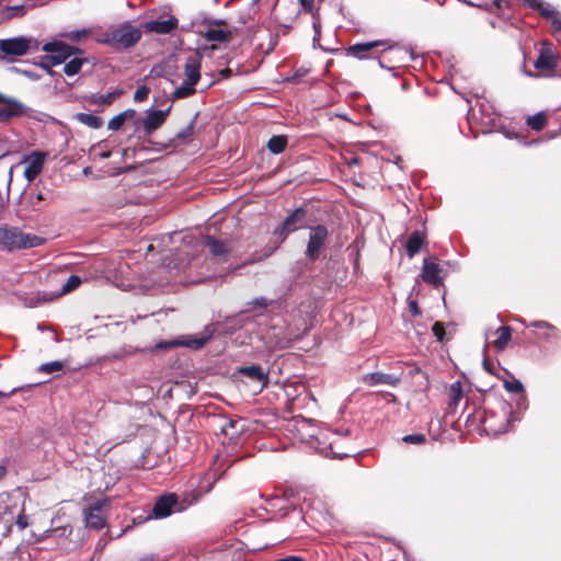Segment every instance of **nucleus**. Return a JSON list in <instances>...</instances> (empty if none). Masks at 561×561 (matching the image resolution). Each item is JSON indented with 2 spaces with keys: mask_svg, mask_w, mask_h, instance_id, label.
Wrapping results in <instances>:
<instances>
[{
  "mask_svg": "<svg viewBox=\"0 0 561 561\" xmlns=\"http://www.w3.org/2000/svg\"><path fill=\"white\" fill-rule=\"evenodd\" d=\"M43 243L41 237L23 233L20 229L14 227L0 228V247L9 251L35 248Z\"/></svg>",
  "mask_w": 561,
  "mask_h": 561,
  "instance_id": "nucleus-1",
  "label": "nucleus"
},
{
  "mask_svg": "<svg viewBox=\"0 0 561 561\" xmlns=\"http://www.w3.org/2000/svg\"><path fill=\"white\" fill-rule=\"evenodd\" d=\"M141 37L139 28L129 23H123L117 27L106 32L99 42L107 44L114 48H129L134 46Z\"/></svg>",
  "mask_w": 561,
  "mask_h": 561,
  "instance_id": "nucleus-2",
  "label": "nucleus"
},
{
  "mask_svg": "<svg viewBox=\"0 0 561 561\" xmlns=\"http://www.w3.org/2000/svg\"><path fill=\"white\" fill-rule=\"evenodd\" d=\"M37 48V41L27 36H18L12 38L0 39V53L3 57L13 60Z\"/></svg>",
  "mask_w": 561,
  "mask_h": 561,
  "instance_id": "nucleus-3",
  "label": "nucleus"
},
{
  "mask_svg": "<svg viewBox=\"0 0 561 561\" xmlns=\"http://www.w3.org/2000/svg\"><path fill=\"white\" fill-rule=\"evenodd\" d=\"M449 264L440 263L436 257L430 256L423 259V282L432 284L434 287L443 285L444 278L448 274Z\"/></svg>",
  "mask_w": 561,
  "mask_h": 561,
  "instance_id": "nucleus-4",
  "label": "nucleus"
},
{
  "mask_svg": "<svg viewBox=\"0 0 561 561\" xmlns=\"http://www.w3.org/2000/svg\"><path fill=\"white\" fill-rule=\"evenodd\" d=\"M350 434L348 430L343 431H334L330 433H323L322 439L323 442L319 440V444H323L324 446L320 447V453L324 456H332L337 458H343L350 455V453L340 450V442L343 436H347Z\"/></svg>",
  "mask_w": 561,
  "mask_h": 561,
  "instance_id": "nucleus-5",
  "label": "nucleus"
},
{
  "mask_svg": "<svg viewBox=\"0 0 561 561\" xmlns=\"http://www.w3.org/2000/svg\"><path fill=\"white\" fill-rule=\"evenodd\" d=\"M329 232L325 226L317 225L310 228L309 240L306 249V256L314 261L319 257L320 251L325 244Z\"/></svg>",
  "mask_w": 561,
  "mask_h": 561,
  "instance_id": "nucleus-6",
  "label": "nucleus"
},
{
  "mask_svg": "<svg viewBox=\"0 0 561 561\" xmlns=\"http://www.w3.org/2000/svg\"><path fill=\"white\" fill-rule=\"evenodd\" d=\"M43 50L48 54L47 60L51 65H60L71 57L77 49L62 42L56 41L44 44Z\"/></svg>",
  "mask_w": 561,
  "mask_h": 561,
  "instance_id": "nucleus-7",
  "label": "nucleus"
},
{
  "mask_svg": "<svg viewBox=\"0 0 561 561\" xmlns=\"http://www.w3.org/2000/svg\"><path fill=\"white\" fill-rule=\"evenodd\" d=\"M306 217V211L302 208L295 209L275 230V234L278 238V243H282L285 241L287 236L290 232H294L300 228H302V221Z\"/></svg>",
  "mask_w": 561,
  "mask_h": 561,
  "instance_id": "nucleus-8",
  "label": "nucleus"
},
{
  "mask_svg": "<svg viewBox=\"0 0 561 561\" xmlns=\"http://www.w3.org/2000/svg\"><path fill=\"white\" fill-rule=\"evenodd\" d=\"M183 506L179 503L178 496L173 493L160 496L153 505L152 514L156 518H164L174 512H180Z\"/></svg>",
  "mask_w": 561,
  "mask_h": 561,
  "instance_id": "nucleus-9",
  "label": "nucleus"
},
{
  "mask_svg": "<svg viewBox=\"0 0 561 561\" xmlns=\"http://www.w3.org/2000/svg\"><path fill=\"white\" fill-rule=\"evenodd\" d=\"M107 500H98L88 508H84V522L89 528L101 529L105 525L103 508L107 505Z\"/></svg>",
  "mask_w": 561,
  "mask_h": 561,
  "instance_id": "nucleus-10",
  "label": "nucleus"
},
{
  "mask_svg": "<svg viewBox=\"0 0 561 561\" xmlns=\"http://www.w3.org/2000/svg\"><path fill=\"white\" fill-rule=\"evenodd\" d=\"M171 107L167 110H150L148 111L145 118L139 121L138 123L141 124L144 131L146 135H151L153 131H156L158 128H160L163 123L165 122Z\"/></svg>",
  "mask_w": 561,
  "mask_h": 561,
  "instance_id": "nucleus-11",
  "label": "nucleus"
},
{
  "mask_svg": "<svg viewBox=\"0 0 561 561\" xmlns=\"http://www.w3.org/2000/svg\"><path fill=\"white\" fill-rule=\"evenodd\" d=\"M267 351L284 350L290 344V340L284 334L282 328L273 327L263 336Z\"/></svg>",
  "mask_w": 561,
  "mask_h": 561,
  "instance_id": "nucleus-12",
  "label": "nucleus"
},
{
  "mask_svg": "<svg viewBox=\"0 0 561 561\" xmlns=\"http://www.w3.org/2000/svg\"><path fill=\"white\" fill-rule=\"evenodd\" d=\"M45 161V153L35 151L26 157L22 163L25 164L24 176L28 182H32L42 172Z\"/></svg>",
  "mask_w": 561,
  "mask_h": 561,
  "instance_id": "nucleus-13",
  "label": "nucleus"
},
{
  "mask_svg": "<svg viewBox=\"0 0 561 561\" xmlns=\"http://www.w3.org/2000/svg\"><path fill=\"white\" fill-rule=\"evenodd\" d=\"M376 47H383V50L391 49L392 46L388 45L385 41H373L366 43H357L348 47V53L359 59L371 57V50Z\"/></svg>",
  "mask_w": 561,
  "mask_h": 561,
  "instance_id": "nucleus-14",
  "label": "nucleus"
},
{
  "mask_svg": "<svg viewBox=\"0 0 561 561\" xmlns=\"http://www.w3.org/2000/svg\"><path fill=\"white\" fill-rule=\"evenodd\" d=\"M0 121H8L11 117L20 116L24 112V105L13 98L5 96L0 93Z\"/></svg>",
  "mask_w": 561,
  "mask_h": 561,
  "instance_id": "nucleus-15",
  "label": "nucleus"
},
{
  "mask_svg": "<svg viewBox=\"0 0 561 561\" xmlns=\"http://www.w3.org/2000/svg\"><path fill=\"white\" fill-rule=\"evenodd\" d=\"M178 19L173 15H170L168 19H158L153 21H148L144 24V27L147 32L156 33V34H169L178 26Z\"/></svg>",
  "mask_w": 561,
  "mask_h": 561,
  "instance_id": "nucleus-16",
  "label": "nucleus"
},
{
  "mask_svg": "<svg viewBox=\"0 0 561 561\" xmlns=\"http://www.w3.org/2000/svg\"><path fill=\"white\" fill-rule=\"evenodd\" d=\"M214 333H215V328L213 325H207V327H205V329L203 330V332L199 334L198 337H187L182 341H174V342L169 343V345L170 346L182 345V346H186V347H190L193 350H199L201 347H203L206 344L207 341L210 340V337L214 335Z\"/></svg>",
  "mask_w": 561,
  "mask_h": 561,
  "instance_id": "nucleus-17",
  "label": "nucleus"
},
{
  "mask_svg": "<svg viewBox=\"0 0 561 561\" xmlns=\"http://www.w3.org/2000/svg\"><path fill=\"white\" fill-rule=\"evenodd\" d=\"M201 62L202 56L198 53H194L186 58L184 66V75L186 80L197 83L201 79Z\"/></svg>",
  "mask_w": 561,
  "mask_h": 561,
  "instance_id": "nucleus-18",
  "label": "nucleus"
},
{
  "mask_svg": "<svg viewBox=\"0 0 561 561\" xmlns=\"http://www.w3.org/2000/svg\"><path fill=\"white\" fill-rule=\"evenodd\" d=\"M534 66L538 70L551 71L557 67V60L551 48L543 45L539 51V56L534 62Z\"/></svg>",
  "mask_w": 561,
  "mask_h": 561,
  "instance_id": "nucleus-19",
  "label": "nucleus"
},
{
  "mask_svg": "<svg viewBox=\"0 0 561 561\" xmlns=\"http://www.w3.org/2000/svg\"><path fill=\"white\" fill-rule=\"evenodd\" d=\"M239 373L251 380L260 382L262 390L268 382V376L260 365H251L240 368Z\"/></svg>",
  "mask_w": 561,
  "mask_h": 561,
  "instance_id": "nucleus-20",
  "label": "nucleus"
},
{
  "mask_svg": "<svg viewBox=\"0 0 561 561\" xmlns=\"http://www.w3.org/2000/svg\"><path fill=\"white\" fill-rule=\"evenodd\" d=\"M202 243L204 247L208 248L210 253L215 256H225L230 252V248L226 242L219 241L211 236H205Z\"/></svg>",
  "mask_w": 561,
  "mask_h": 561,
  "instance_id": "nucleus-21",
  "label": "nucleus"
},
{
  "mask_svg": "<svg viewBox=\"0 0 561 561\" xmlns=\"http://www.w3.org/2000/svg\"><path fill=\"white\" fill-rule=\"evenodd\" d=\"M364 382L368 386L377 385H390L394 386L398 382V378L393 375L383 373H371L364 376Z\"/></svg>",
  "mask_w": 561,
  "mask_h": 561,
  "instance_id": "nucleus-22",
  "label": "nucleus"
},
{
  "mask_svg": "<svg viewBox=\"0 0 561 561\" xmlns=\"http://www.w3.org/2000/svg\"><path fill=\"white\" fill-rule=\"evenodd\" d=\"M18 507V499L10 493L0 494V517L13 516L15 508Z\"/></svg>",
  "mask_w": 561,
  "mask_h": 561,
  "instance_id": "nucleus-23",
  "label": "nucleus"
},
{
  "mask_svg": "<svg viewBox=\"0 0 561 561\" xmlns=\"http://www.w3.org/2000/svg\"><path fill=\"white\" fill-rule=\"evenodd\" d=\"M526 4L534 9L538 10L540 15L549 20L554 13H557V10L550 5L549 3H545L541 0H525Z\"/></svg>",
  "mask_w": 561,
  "mask_h": 561,
  "instance_id": "nucleus-24",
  "label": "nucleus"
},
{
  "mask_svg": "<svg viewBox=\"0 0 561 561\" xmlns=\"http://www.w3.org/2000/svg\"><path fill=\"white\" fill-rule=\"evenodd\" d=\"M497 339L494 341V348L496 352L503 351L512 337V331L510 327L503 325L500 327L496 331Z\"/></svg>",
  "mask_w": 561,
  "mask_h": 561,
  "instance_id": "nucleus-25",
  "label": "nucleus"
},
{
  "mask_svg": "<svg viewBox=\"0 0 561 561\" xmlns=\"http://www.w3.org/2000/svg\"><path fill=\"white\" fill-rule=\"evenodd\" d=\"M529 327L541 330L542 335L546 339H557L559 335V330L546 321H534L529 324Z\"/></svg>",
  "mask_w": 561,
  "mask_h": 561,
  "instance_id": "nucleus-26",
  "label": "nucleus"
},
{
  "mask_svg": "<svg viewBox=\"0 0 561 561\" xmlns=\"http://www.w3.org/2000/svg\"><path fill=\"white\" fill-rule=\"evenodd\" d=\"M195 82L185 79L183 83L174 90L172 94L173 99H183L192 95L195 93Z\"/></svg>",
  "mask_w": 561,
  "mask_h": 561,
  "instance_id": "nucleus-27",
  "label": "nucleus"
},
{
  "mask_svg": "<svg viewBox=\"0 0 561 561\" xmlns=\"http://www.w3.org/2000/svg\"><path fill=\"white\" fill-rule=\"evenodd\" d=\"M287 146V138L286 136L277 135L273 136L268 142L267 148L272 153L278 154L285 150Z\"/></svg>",
  "mask_w": 561,
  "mask_h": 561,
  "instance_id": "nucleus-28",
  "label": "nucleus"
},
{
  "mask_svg": "<svg viewBox=\"0 0 561 561\" xmlns=\"http://www.w3.org/2000/svg\"><path fill=\"white\" fill-rule=\"evenodd\" d=\"M121 94L122 91H111L105 94H93L91 96V103L95 105H110Z\"/></svg>",
  "mask_w": 561,
  "mask_h": 561,
  "instance_id": "nucleus-29",
  "label": "nucleus"
},
{
  "mask_svg": "<svg viewBox=\"0 0 561 561\" xmlns=\"http://www.w3.org/2000/svg\"><path fill=\"white\" fill-rule=\"evenodd\" d=\"M230 37V32L224 28H209L205 32V38L209 42H226Z\"/></svg>",
  "mask_w": 561,
  "mask_h": 561,
  "instance_id": "nucleus-30",
  "label": "nucleus"
},
{
  "mask_svg": "<svg viewBox=\"0 0 561 561\" xmlns=\"http://www.w3.org/2000/svg\"><path fill=\"white\" fill-rule=\"evenodd\" d=\"M77 119L91 128H100L103 125V119L93 114L79 113Z\"/></svg>",
  "mask_w": 561,
  "mask_h": 561,
  "instance_id": "nucleus-31",
  "label": "nucleus"
},
{
  "mask_svg": "<svg viewBox=\"0 0 561 561\" xmlns=\"http://www.w3.org/2000/svg\"><path fill=\"white\" fill-rule=\"evenodd\" d=\"M421 250V233L419 231H415L410 237L408 243H407V253L408 256L411 259L415 254H417Z\"/></svg>",
  "mask_w": 561,
  "mask_h": 561,
  "instance_id": "nucleus-32",
  "label": "nucleus"
},
{
  "mask_svg": "<svg viewBox=\"0 0 561 561\" xmlns=\"http://www.w3.org/2000/svg\"><path fill=\"white\" fill-rule=\"evenodd\" d=\"M449 407L456 408L462 398V387L460 381L451 383L449 388Z\"/></svg>",
  "mask_w": 561,
  "mask_h": 561,
  "instance_id": "nucleus-33",
  "label": "nucleus"
},
{
  "mask_svg": "<svg viewBox=\"0 0 561 561\" xmlns=\"http://www.w3.org/2000/svg\"><path fill=\"white\" fill-rule=\"evenodd\" d=\"M194 133V122H191L183 130L178 133L173 139H171V144L175 147L180 144L186 142Z\"/></svg>",
  "mask_w": 561,
  "mask_h": 561,
  "instance_id": "nucleus-34",
  "label": "nucleus"
},
{
  "mask_svg": "<svg viewBox=\"0 0 561 561\" xmlns=\"http://www.w3.org/2000/svg\"><path fill=\"white\" fill-rule=\"evenodd\" d=\"M24 13H25V10H24L23 4L5 7L0 13V19L2 21H5V20L12 19L14 16H23Z\"/></svg>",
  "mask_w": 561,
  "mask_h": 561,
  "instance_id": "nucleus-35",
  "label": "nucleus"
},
{
  "mask_svg": "<svg viewBox=\"0 0 561 561\" xmlns=\"http://www.w3.org/2000/svg\"><path fill=\"white\" fill-rule=\"evenodd\" d=\"M87 60L84 58H72L70 61H68L65 66H64V72L67 75V76H75L77 75L81 68H82V65Z\"/></svg>",
  "mask_w": 561,
  "mask_h": 561,
  "instance_id": "nucleus-36",
  "label": "nucleus"
},
{
  "mask_svg": "<svg viewBox=\"0 0 561 561\" xmlns=\"http://www.w3.org/2000/svg\"><path fill=\"white\" fill-rule=\"evenodd\" d=\"M527 124L534 130H541L546 124V116L542 113H537L527 118Z\"/></svg>",
  "mask_w": 561,
  "mask_h": 561,
  "instance_id": "nucleus-37",
  "label": "nucleus"
},
{
  "mask_svg": "<svg viewBox=\"0 0 561 561\" xmlns=\"http://www.w3.org/2000/svg\"><path fill=\"white\" fill-rule=\"evenodd\" d=\"M81 284V278L77 275H71L62 286L61 294H68L77 289Z\"/></svg>",
  "mask_w": 561,
  "mask_h": 561,
  "instance_id": "nucleus-38",
  "label": "nucleus"
},
{
  "mask_svg": "<svg viewBox=\"0 0 561 561\" xmlns=\"http://www.w3.org/2000/svg\"><path fill=\"white\" fill-rule=\"evenodd\" d=\"M64 368V364L59 360L45 363L39 367V370L46 374H53L60 371Z\"/></svg>",
  "mask_w": 561,
  "mask_h": 561,
  "instance_id": "nucleus-39",
  "label": "nucleus"
},
{
  "mask_svg": "<svg viewBox=\"0 0 561 561\" xmlns=\"http://www.w3.org/2000/svg\"><path fill=\"white\" fill-rule=\"evenodd\" d=\"M90 34L89 30L71 31L64 33L62 36L72 41L80 42L81 38L87 37Z\"/></svg>",
  "mask_w": 561,
  "mask_h": 561,
  "instance_id": "nucleus-40",
  "label": "nucleus"
},
{
  "mask_svg": "<svg viewBox=\"0 0 561 561\" xmlns=\"http://www.w3.org/2000/svg\"><path fill=\"white\" fill-rule=\"evenodd\" d=\"M504 387L508 392H513V393H520L524 391L523 383L517 379H515L513 381H505Z\"/></svg>",
  "mask_w": 561,
  "mask_h": 561,
  "instance_id": "nucleus-41",
  "label": "nucleus"
},
{
  "mask_svg": "<svg viewBox=\"0 0 561 561\" xmlns=\"http://www.w3.org/2000/svg\"><path fill=\"white\" fill-rule=\"evenodd\" d=\"M150 89L147 85H140L137 88V90L134 93V101L135 102H142L145 101L149 95Z\"/></svg>",
  "mask_w": 561,
  "mask_h": 561,
  "instance_id": "nucleus-42",
  "label": "nucleus"
},
{
  "mask_svg": "<svg viewBox=\"0 0 561 561\" xmlns=\"http://www.w3.org/2000/svg\"><path fill=\"white\" fill-rule=\"evenodd\" d=\"M432 332L437 341L443 342L446 335L444 324L442 322H435L432 327Z\"/></svg>",
  "mask_w": 561,
  "mask_h": 561,
  "instance_id": "nucleus-43",
  "label": "nucleus"
},
{
  "mask_svg": "<svg viewBox=\"0 0 561 561\" xmlns=\"http://www.w3.org/2000/svg\"><path fill=\"white\" fill-rule=\"evenodd\" d=\"M124 123L125 122L122 118V115L118 114V115L114 116L112 119H110L107 127L111 130H118L123 126Z\"/></svg>",
  "mask_w": 561,
  "mask_h": 561,
  "instance_id": "nucleus-44",
  "label": "nucleus"
},
{
  "mask_svg": "<svg viewBox=\"0 0 561 561\" xmlns=\"http://www.w3.org/2000/svg\"><path fill=\"white\" fill-rule=\"evenodd\" d=\"M16 525L20 529H24L28 526L27 516L24 514V508L20 510V513L16 516Z\"/></svg>",
  "mask_w": 561,
  "mask_h": 561,
  "instance_id": "nucleus-45",
  "label": "nucleus"
},
{
  "mask_svg": "<svg viewBox=\"0 0 561 561\" xmlns=\"http://www.w3.org/2000/svg\"><path fill=\"white\" fill-rule=\"evenodd\" d=\"M549 21L552 24L554 34L561 32V14L558 11L549 19Z\"/></svg>",
  "mask_w": 561,
  "mask_h": 561,
  "instance_id": "nucleus-46",
  "label": "nucleus"
},
{
  "mask_svg": "<svg viewBox=\"0 0 561 561\" xmlns=\"http://www.w3.org/2000/svg\"><path fill=\"white\" fill-rule=\"evenodd\" d=\"M401 442L407 444L421 445V434L405 435L401 438Z\"/></svg>",
  "mask_w": 561,
  "mask_h": 561,
  "instance_id": "nucleus-47",
  "label": "nucleus"
},
{
  "mask_svg": "<svg viewBox=\"0 0 561 561\" xmlns=\"http://www.w3.org/2000/svg\"><path fill=\"white\" fill-rule=\"evenodd\" d=\"M409 310L413 316L419 314L420 310H419V304H417L416 298H412V297L409 298Z\"/></svg>",
  "mask_w": 561,
  "mask_h": 561,
  "instance_id": "nucleus-48",
  "label": "nucleus"
},
{
  "mask_svg": "<svg viewBox=\"0 0 561 561\" xmlns=\"http://www.w3.org/2000/svg\"><path fill=\"white\" fill-rule=\"evenodd\" d=\"M119 115H122V118H123V119H124V122H125V121H127V119L134 118V117H135V115H136V111H135V110L129 108V110H126V111H124V112L119 113Z\"/></svg>",
  "mask_w": 561,
  "mask_h": 561,
  "instance_id": "nucleus-49",
  "label": "nucleus"
},
{
  "mask_svg": "<svg viewBox=\"0 0 561 561\" xmlns=\"http://www.w3.org/2000/svg\"><path fill=\"white\" fill-rule=\"evenodd\" d=\"M512 0H493V4L497 10L506 8Z\"/></svg>",
  "mask_w": 561,
  "mask_h": 561,
  "instance_id": "nucleus-50",
  "label": "nucleus"
},
{
  "mask_svg": "<svg viewBox=\"0 0 561 561\" xmlns=\"http://www.w3.org/2000/svg\"><path fill=\"white\" fill-rule=\"evenodd\" d=\"M43 195L41 193L36 194L35 196L31 197V204L35 206L37 203H39L43 199Z\"/></svg>",
  "mask_w": 561,
  "mask_h": 561,
  "instance_id": "nucleus-51",
  "label": "nucleus"
},
{
  "mask_svg": "<svg viewBox=\"0 0 561 561\" xmlns=\"http://www.w3.org/2000/svg\"><path fill=\"white\" fill-rule=\"evenodd\" d=\"M254 305L265 308L267 306V300L265 298H257L253 301Z\"/></svg>",
  "mask_w": 561,
  "mask_h": 561,
  "instance_id": "nucleus-52",
  "label": "nucleus"
},
{
  "mask_svg": "<svg viewBox=\"0 0 561 561\" xmlns=\"http://www.w3.org/2000/svg\"><path fill=\"white\" fill-rule=\"evenodd\" d=\"M275 561H304V560L300 557L290 556V557L278 559V560H275Z\"/></svg>",
  "mask_w": 561,
  "mask_h": 561,
  "instance_id": "nucleus-53",
  "label": "nucleus"
},
{
  "mask_svg": "<svg viewBox=\"0 0 561 561\" xmlns=\"http://www.w3.org/2000/svg\"><path fill=\"white\" fill-rule=\"evenodd\" d=\"M231 72H232V71H231V69L226 68V69H222V70L220 71V76H221L222 78H228V77L231 75Z\"/></svg>",
  "mask_w": 561,
  "mask_h": 561,
  "instance_id": "nucleus-54",
  "label": "nucleus"
},
{
  "mask_svg": "<svg viewBox=\"0 0 561 561\" xmlns=\"http://www.w3.org/2000/svg\"><path fill=\"white\" fill-rule=\"evenodd\" d=\"M507 426H508V423H507V422H505V423L503 424V426H502V427H500V428L495 430L494 432H495V433H503V432H506V431H507Z\"/></svg>",
  "mask_w": 561,
  "mask_h": 561,
  "instance_id": "nucleus-55",
  "label": "nucleus"
},
{
  "mask_svg": "<svg viewBox=\"0 0 561 561\" xmlns=\"http://www.w3.org/2000/svg\"><path fill=\"white\" fill-rule=\"evenodd\" d=\"M7 468L4 466H0V480L5 476Z\"/></svg>",
  "mask_w": 561,
  "mask_h": 561,
  "instance_id": "nucleus-56",
  "label": "nucleus"
},
{
  "mask_svg": "<svg viewBox=\"0 0 561 561\" xmlns=\"http://www.w3.org/2000/svg\"><path fill=\"white\" fill-rule=\"evenodd\" d=\"M101 157H102L103 159H107V158H110V157H111V152H110V151L102 152V153H101Z\"/></svg>",
  "mask_w": 561,
  "mask_h": 561,
  "instance_id": "nucleus-57",
  "label": "nucleus"
},
{
  "mask_svg": "<svg viewBox=\"0 0 561 561\" xmlns=\"http://www.w3.org/2000/svg\"><path fill=\"white\" fill-rule=\"evenodd\" d=\"M422 65H423V70L426 69V67H427V57H425L424 55H423Z\"/></svg>",
  "mask_w": 561,
  "mask_h": 561,
  "instance_id": "nucleus-58",
  "label": "nucleus"
},
{
  "mask_svg": "<svg viewBox=\"0 0 561 561\" xmlns=\"http://www.w3.org/2000/svg\"><path fill=\"white\" fill-rule=\"evenodd\" d=\"M483 366H484V368H485L489 373H492V370H491V368H490V366H489V364H488L486 359H484V362H483Z\"/></svg>",
  "mask_w": 561,
  "mask_h": 561,
  "instance_id": "nucleus-59",
  "label": "nucleus"
},
{
  "mask_svg": "<svg viewBox=\"0 0 561 561\" xmlns=\"http://www.w3.org/2000/svg\"><path fill=\"white\" fill-rule=\"evenodd\" d=\"M463 2H466V3H467V4H469V5H476V4H474L472 1H470V0H463Z\"/></svg>",
  "mask_w": 561,
  "mask_h": 561,
  "instance_id": "nucleus-60",
  "label": "nucleus"
},
{
  "mask_svg": "<svg viewBox=\"0 0 561 561\" xmlns=\"http://www.w3.org/2000/svg\"><path fill=\"white\" fill-rule=\"evenodd\" d=\"M313 27H314V30H316V35H319V31H318V25H317V23H314V24H313Z\"/></svg>",
  "mask_w": 561,
  "mask_h": 561,
  "instance_id": "nucleus-61",
  "label": "nucleus"
},
{
  "mask_svg": "<svg viewBox=\"0 0 561 561\" xmlns=\"http://www.w3.org/2000/svg\"><path fill=\"white\" fill-rule=\"evenodd\" d=\"M8 396H9V393H5V392L0 391V398H2V397H8Z\"/></svg>",
  "mask_w": 561,
  "mask_h": 561,
  "instance_id": "nucleus-62",
  "label": "nucleus"
},
{
  "mask_svg": "<svg viewBox=\"0 0 561 561\" xmlns=\"http://www.w3.org/2000/svg\"><path fill=\"white\" fill-rule=\"evenodd\" d=\"M304 5H306L307 0H299Z\"/></svg>",
  "mask_w": 561,
  "mask_h": 561,
  "instance_id": "nucleus-63",
  "label": "nucleus"
},
{
  "mask_svg": "<svg viewBox=\"0 0 561 561\" xmlns=\"http://www.w3.org/2000/svg\"><path fill=\"white\" fill-rule=\"evenodd\" d=\"M152 250V245H148V251H151Z\"/></svg>",
  "mask_w": 561,
  "mask_h": 561,
  "instance_id": "nucleus-64",
  "label": "nucleus"
}]
</instances>
